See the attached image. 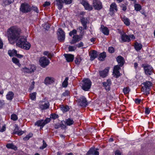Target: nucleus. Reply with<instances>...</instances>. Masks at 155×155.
<instances>
[{
  "mask_svg": "<svg viewBox=\"0 0 155 155\" xmlns=\"http://www.w3.org/2000/svg\"><path fill=\"white\" fill-rule=\"evenodd\" d=\"M108 51L109 53H113L114 51V48L112 47H109L108 48Z\"/></svg>",
  "mask_w": 155,
  "mask_h": 155,
  "instance_id": "obj_48",
  "label": "nucleus"
},
{
  "mask_svg": "<svg viewBox=\"0 0 155 155\" xmlns=\"http://www.w3.org/2000/svg\"><path fill=\"white\" fill-rule=\"evenodd\" d=\"M144 69L145 73L147 75H150L153 73V69L152 67L150 65L144 66Z\"/></svg>",
  "mask_w": 155,
  "mask_h": 155,
  "instance_id": "obj_16",
  "label": "nucleus"
},
{
  "mask_svg": "<svg viewBox=\"0 0 155 155\" xmlns=\"http://www.w3.org/2000/svg\"><path fill=\"white\" fill-rule=\"evenodd\" d=\"M68 78L66 77L62 83V86L64 87H66L68 85Z\"/></svg>",
  "mask_w": 155,
  "mask_h": 155,
  "instance_id": "obj_33",
  "label": "nucleus"
},
{
  "mask_svg": "<svg viewBox=\"0 0 155 155\" xmlns=\"http://www.w3.org/2000/svg\"><path fill=\"white\" fill-rule=\"evenodd\" d=\"M109 70L108 68H105L104 70L99 71V74L100 77L103 78L106 77L107 76Z\"/></svg>",
  "mask_w": 155,
  "mask_h": 155,
  "instance_id": "obj_19",
  "label": "nucleus"
},
{
  "mask_svg": "<svg viewBox=\"0 0 155 155\" xmlns=\"http://www.w3.org/2000/svg\"><path fill=\"white\" fill-rule=\"evenodd\" d=\"M76 48L75 46H69L68 47V49L69 51H75Z\"/></svg>",
  "mask_w": 155,
  "mask_h": 155,
  "instance_id": "obj_45",
  "label": "nucleus"
},
{
  "mask_svg": "<svg viewBox=\"0 0 155 155\" xmlns=\"http://www.w3.org/2000/svg\"><path fill=\"white\" fill-rule=\"evenodd\" d=\"M83 46V42H81L78 44H77V46L78 48H80L82 47Z\"/></svg>",
  "mask_w": 155,
  "mask_h": 155,
  "instance_id": "obj_61",
  "label": "nucleus"
},
{
  "mask_svg": "<svg viewBox=\"0 0 155 155\" xmlns=\"http://www.w3.org/2000/svg\"><path fill=\"white\" fill-rule=\"evenodd\" d=\"M111 82L110 79H107L106 82L103 83V86L104 87L105 89L107 91H109L110 89V86Z\"/></svg>",
  "mask_w": 155,
  "mask_h": 155,
  "instance_id": "obj_17",
  "label": "nucleus"
},
{
  "mask_svg": "<svg viewBox=\"0 0 155 155\" xmlns=\"http://www.w3.org/2000/svg\"><path fill=\"white\" fill-rule=\"evenodd\" d=\"M116 59L120 67L122 66L124 62L123 58L120 56H119L117 57Z\"/></svg>",
  "mask_w": 155,
  "mask_h": 155,
  "instance_id": "obj_22",
  "label": "nucleus"
},
{
  "mask_svg": "<svg viewBox=\"0 0 155 155\" xmlns=\"http://www.w3.org/2000/svg\"><path fill=\"white\" fill-rule=\"evenodd\" d=\"M73 0H55L56 5L59 10L61 9L63 7V4H70L72 3Z\"/></svg>",
  "mask_w": 155,
  "mask_h": 155,
  "instance_id": "obj_5",
  "label": "nucleus"
},
{
  "mask_svg": "<svg viewBox=\"0 0 155 155\" xmlns=\"http://www.w3.org/2000/svg\"><path fill=\"white\" fill-rule=\"evenodd\" d=\"M101 31L103 34L106 35H108L109 34V31L108 29L106 27H104L103 25H101Z\"/></svg>",
  "mask_w": 155,
  "mask_h": 155,
  "instance_id": "obj_23",
  "label": "nucleus"
},
{
  "mask_svg": "<svg viewBox=\"0 0 155 155\" xmlns=\"http://www.w3.org/2000/svg\"><path fill=\"white\" fill-rule=\"evenodd\" d=\"M91 84V82L89 79H84L81 83V88L84 90L87 91L90 89Z\"/></svg>",
  "mask_w": 155,
  "mask_h": 155,
  "instance_id": "obj_2",
  "label": "nucleus"
},
{
  "mask_svg": "<svg viewBox=\"0 0 155 155\" xmlns=\"http://www.w3.org/2000/svg\"><path fill=\"white\" fill-rule=\"evenodd\" d=\"M64 123L67 126H70L73 124L74 121L73 120L71 119L68 118L63 121Z\"/></svg>",
  "mask_w": 155,
  "mask_h": 155,
  "instance_id": "obj_28",
  "label": "nucleus"
},
{
  "mask_svg": "<svg viewBox=\"0 0 155 155\" xmlns=\"http://www.w3.org/2000/svg\"><path fill=\"white\" fill-rule=\"evenodd\" d=\"M14 97V94L12 91H9L6 95V98L7 100L9 101L12 100Z\"/></svg>",
  "mask_w": 155,
  "mask_h": 155,
  "instance_id": "obj_24",
  "label": "nucleus"
},
{
  "mask_svg": "<svg viewBox=\"0 0 155 155\" xmlns=\"http://www.w3.org/2000/svg\"><path fill=\"white\" fill-rule=\"evenodd\" d=\"M134 47L135 50L137 51L140 50L142 48V45L140 43L136 42L134 45Z\"/></svg>",
  "mask_w": 155,
  "mask_h": 155,
  "instance_id": "obj_27",
  "label": "nucleus"
},
{
  "mask_svg": "<svg viewBox=\"0 0 155 155\" xmlns=\"http://www.w3.org/2000/svg\"><path fill=\"white\" fill-rule=\"evenodd\" d=\"M8 148L12 149L15 150L17 149V147L12 143H8L6 145Z\"/></svg>",
  "mask_w": 155,
  "mask_h": 155,
  "instance_id": "obj_32",
  "label": "nucleus"
},
{
  "mask_svg": "<svg viewBox=\"0 0 155 155\" xmlns=\"http://www.w3.org/2000/svg\"><path fill=\"white\" fill-rule=\"evenodd\" d=\"M8 54L11 57L14 56H17L18 58H21L23 57V55L17 54V51L15 49L9 50L8 51Z\"/></svg>",
  "mask_w": 155,
  "mask_h": 155,
  "instance_id": "obj_14",
  "label": "nucleus"
},
{
  "mask_svg": "<svg viewBox=\"0 0 155 155\" xmlns=\"http://www.w3.org/2000/svg\"><path fill=\"white\" fill-rule=\"evenodd\" d=\"M87 19L84 18H82L81 19V22L84 27V29H87Z\"/></svg>",
  "mask_w": 155,
  "mask_h": 155,
  "instance_id": "obj_26",
  "label": "nucleus"
},
{
  "mask_svg": "<svg viewBox=\"0 0 155 155\" xmlns=\"http://www.w3.org/2000/svg\"><path fill=\"white\" fill-rule=\"evenodd\" d=\"M43 54L46 56H47L48 57L50 56V54L48 51H45L43 52Z\"/></svg>",
  "mask_w": 155,
  "mask_h": 155,
  "instance_id": "obj_58",
  "label": "nucleus"
},
{
  "mask_svg": "<svg viewBox=\"0 0 155 155\" xmlns=\"http://www.w3.org/2000/svg\"><path fill=\"white\" fill-rule=\"evenodd\" d=\"M90 55L91 56V60L93 61L97 56L98 54H97V52L95 51H93L91 53Z\"/></svg>",
  "mask_w": 155,
  "mask_h": 155,
  "instance_id": "obj_25",
  "label": "nucleus"
},
{
  "mask_svg": "<svg viewBox=\"0 0 155 155\" xmlns=\"http://www.w3.org/2000/svg\"><path fill=\"white\" fill-rule=\"evenodd\" d=\"M31 8V9H33L34 11L35 12L37 13H38V12L39 11L37 7L32 6Z\"/></svg>",
  "mask_w": 155,
  "mask_h": 155,
  "instance_id": "obj_55",
  "label": "nucleus"
},
{
  "mask_svg": "<svg viewBox=\"0 0 155 155\" xmlns=\"http://www.w3.org/2000/svg\"><path fill=\"white\" fill-rule=\"evenodd\" d=\"M94 148H91L87 152V155H94Z\"/></svg>",
  "mask_w": 155,
  "mask_h": 155,
  "instance_id": "obj_38",
  "label": "nucleus"
},
{
  "mask_svg": "<svg viewBox=\"0 0 155 155\" xmlns=\"http://www.w3.org/2000/svg\"><path fill=\"white\" fill-rule=\"evenodd\" d=\"M144 86L142 88V90L144 94L147 95L149 94L150 87L151 86V83L148 81L143 83Z\"/></svg>",
  "mask_w": 155,
  "mask_h": 155,
  "instance_id": "obj_6",
  "label": "nucleus"
},
{
  "mask_svg": "<svg viewBox=\"0 0 155 155\" xmlns=\"http://www.w3.org/2000/svg\"><path fill=\"white\" fill-rule=\"evenodd\" d=\"M120 66L119 65L115 66L114 67V69L113 70H119L120 68Z\"/></svg>",
  "mask_w": 155,
  "mask_h": 155,
  "instance_id": "obj_59",
  "label": "nucleus"
},
{
  "mask_svg": "<svg viewBox=\"0 0 155 155\" xmlns=\"http://www.w3.org/2000/svg\"><path fill=\"white\" fill-rule=\"evenodd\" d=\"M21 29L16 26L11 27L7 31V36L9 42L13 44L16 42L17 46L28 50L31 47L30 44L27 41L26 38L20 37Z\"/></svg>",
  "mask_w": 155,
  "mask_h": 155,
  "instance_id": "obj_1",
  "label": "nucleus"
},
{
  "mask_svg": "<svg viewBox=\"0 0 155 155\" xmlns=\"http://www.w3.org/2000/svg\"><path fill=\"white\" fill-rule=\"evenodd\" d=\"M80 2L84 6L85 9L91 11L93 9L92 6L89 4L87 0H80Z\"/></svg>",
  "mask_w": 155,
  "mask_h": 155,
  "instance_id": "obj_11",
  "label": "nucleus"
},
{
  "mask_svg": "<svg viewBox=\"0 0 155 155\" xmlns=\"http://www.w3.org/2000/svg\"><path fill=\"white\" fill-rule=\"evenodd\" d=\"M12 60L14 63H15L17 65L19 66L20 65L19 63V61L17 58L13 57L12 58Z\"/></svg>",
  "mask_w": 155,
  "mask_h": 155,
  "instance_id": "obj_37",
  "label": "nucleus"
},
{
  "mask_svg": "<svg viewBox=\"0 0 155 155\" xmlns=\"http://www.w3.org/2000/svg\"><path fill=\"white\" fill-rule=\"evenodd\" d=\"M19 130H18V127L17 126H16L15 127V129H14V133L15 134H16L18 132Z\"/></svg>",
  "mask_w": 155,
  "mask_h": 155,
  "instance_id": "obj_53",
  "label": "nucleus"
},
{
  "mask_svg": "<svg viewBox=\"0 0 155 155\" xmlns=\"http://www.w3.org/2000/svg\"><path fill=\"white\" fill-rule=\"evenodd\" d=\"M51 118L55 119L58 117V115L55 114H52L51 115Z\"/></svg>",
  "mask_w": 155,
  "mask_h": 155,
  "instance_id": "obj_47",
  "label": "nucleus"
},
{
  "mask_svg": "<svg viewBox=\"0 0 155 155\" xmlns=\"http://www.w3.org/2000/svg\"><path fill=\"white\" fill-rule=\"evenodd\" d=\"M141 101V100L140 99L137 98L135 99V102L137 104H139L140 103Z\"/></svg>",
  "mask_w": 155,
  "mask_h": 155,
  "instance_id": "obj_63",
  "label": "nucleus"
},
{
  "mask_svg": "<svg viewBox=\"0 0 155 155\" xmlns=\"http://www.w3.org/2000/svg\"><path fill=\"white\" fill-rule=\"evenodd\" d=\"M77 31L75 29H73L72 31H71L69 33V35L70 36H71L72 35H75L77 34Z\"/></svg>",
  "mask_w": 155,
  "mask_h": 155,
  "instance_id": "obj_44",
  "label": "nucleus"
},
{
  "mask_svg": "<svg viewBox=\"0 0 155 155\" xmlns=\"http://www.w3.org/2000/svg\"><path fill=\"white\" fill-rule=\"evenodd\" d=\"M24 133V132L21 130H20L18 131V132L16 134H18V135H22Z\"/></svg>",
  "mask_w": 155,
  "mask_h": 155,
  "instance_id": "obj_64",
  "label": "nucleus"
},
{
  "mask_svg": "<svg viewBox=\"0 0 155 155\" xmlns=\"http://www.w3.org/2000/svg\"><path fill=\"white\" fill-rule=\"evenodd\" d=\"M35 70V67L34 65H31L28 67H25L21 69V71L24 74L32 73Z\"/></svg>",
  "mask_w": 155,
  "mask_h": 155,
  "instance_id": "obj_3",
  "label": "nucleus"
},
{
  "mask_svg": "<svg viewBox=\"0 0 155 155\" xmlns=\"http://www.w3.org/2000/svg\"><path fill=\"white\" fill-rule=\"evenodd\" d=\"M117 11V5L115 3H112L110 5V14L112 15L114 13Z\"/></svg>",
  "mask_w": 155,
  "mask_h": 155,
  "instance_id": "obj_15",
  "label": "nucleus"
},
{
  "mask_svg": "<svg viewBox=\"0 0 155 155\" xmlns=\"http://www.w3.org/2000/svg\"><path fill=\"white\" fill-rule=\"evenodd\" d=\"M78 29L80 31V33L81 35L84 34V31L82 27H79Z\"/></svg>",
  "mask_w": 155,
  "mask_h": 155,
  "instance_id": "obj_51",
  "label": "nucleus"
},
{
  "mask_svg": "<svg viewBox=\"0 0 155 155\" xmlns=\"http://www.w3.org/2000/svg\"><path fill=\"white\" fill-rule=\"evenodd\" d=\"M49 102L45 99H43L41 101L39 105V108L42 110L49 108Z\"/></svg>",
  "mask_w": 155,
  "mask_h": 155,
  "instance_id": "obj_4",
  "label": "nucleus"
},
{
  "mask_svg": "<svg viewBox=\"0 0 155 155\" xmlns=\"http://www.w3.org/2000/svg\"><path fill=\"white\" fill-rule=\"evenodd\" d=\"M113 74L114 76H116V78L120 76V73L119 70H113Z\"/></svg>",
  "mask_w": 155,
  "mask_h": 155,
  "instance_id": "obj_40",
  "label": "nucleus"
},
{
  "mask_svg": "<svg viewBox=\"0 0 155 155\" xmlns=\"http://www.w3.org/2000/svg\"><path fill=\"white\" fill-rule=\"evenodd\" d=\"M11 118L13 120L15 121L18 119V118L17 115L16 114H13L11 115Z\"/></svg>",
  "mask_w": 155,
  "mask_h": 155,
  "instance_id": "obj_42",
  "label": "nucleus"
},
{
  "mask_svg": "<svg viewBox=\"0 0 155 155\" xmlns=\"http://www.w3.org/2000/svg\"><path fill=\"white\" fill-rule=\"evenodd\" d=\"M120 7L122 8V10L125 11L127 9V6L126 5L123 4H121Z\"/></svg>",
  "mask_w": 155,
  "mask_h": 155,
  "instance_id": "obj_49",
  "label": "nucleus"
},
{
  "mask_svg": "<svg viewBox=\"0 0 155 155\" xmlns=\"http://www.w3.org/2000/svg\"><path fill=\"white\" fill-rule=\"evenodd\" d=\"M58 38L60 41H63L65 38V34L64 32L61 29L59 28L58 31Z\"/></svg>",
  "mask_w": 155,
  "mask_h": 155,
  "instance_id": "obj_10",
  "label": "nucleus"
},
{
  "mask_svg": "<svg viewBox=\"0 0 155 155\" xmlns=\"http://www.w3.org/2000/svg\"><path fill=\"white\" fill-rule=\"evenodd\" d=\"M31 10V8L27 3L22 4L20 8V10L24 13L30 12Z\"/></svg>",
  "mask_w": 155,
  "mask_h": 155,
  "instance_id": "obj_9",
  "label": "nucleus"
},
{
  "mask_svg": "<svg viewBox=\"0 0 155 155\" xmlns=\"http://www.w3.org/2000/svg\"><path fill=\"white\" fill-rule=\"evenodd\" d=\"M134 8L135 10L139 11L141 9V7L140 4H136L134 5Z\"/></svg>",
  "mask_w": 155,
  "mask_h": 155,
  "instance_id": "obj_39",
  "label": "nucleus"
},
{
  "mask_svg": "<svg viewBox=\"0 0 155 155\" xmlns=\"http://www.w3.org/2000/svg\"><path fill=\"white\" fill-rule=\"evenodd\" d=\"M54 81V79L51 77H47L45 80L44 83L46 85L51 84L53 83Z\"/></svg>",
  "mask_w": 155,
  "mask_h": 155,
  "instance_id": "obj_18",
  "label": "nucleus"
},
{
  "mask_svg": "<svg viewBox=\"0 0 155 155\" xmlns=\"http://www.w3.org/2000/svg\"><path fill=\"white\" fill-rule=\"evenodd\" d=\"M80 105L83 107H86L88 104V103L86 98L83 96H81L77 99Z\"/></svg>",
  "mask_w": 155,
  "mask_h": 155,
  "instance_id": "obj_7",
  "label": "nucleus"
},
{
  "mask_svg": "<svg viewBox=\"0 0 155 155\" xmlns=\"http://www.w3.org/2000/svg\"><path fill=\"white\" fill-rule=\"evenodd\" d=\"M50 121V119L49 118H47L45 119V120H43V122H44V124L45 125L46 124L49 123Z\"/></svg>",
  "mask_w": 155,
  "mask_h": 155,
  "instance_id": "obj_54",
  "label": "nucleus"
},
{
  "mask_svg": "<svg viewBox=\"0 0 155 155\" xmlns=\"http://www.w3.org/2000/svg\"><path fill=\"white\" fill-rule=\"evenodd\" d=\"M98 150L97 149H96V150L94 148V155H99V152L96 150Z\"/></svg>",
  "mask_w": 155,
  "mask_h": 155,
  "instance_id": "obj_62",
  "label": "nucleus"
},
{
  "mask_svg": "<svg viewBox=\"0 0 155 155\" xmlns=\"http://www.w3.org/2000/svg\"><path fill=\"white\" fill-rule=\"evenodd\" d=\"M43 144L42 146L40 147V149L41 150L43 149L46 147L47 146V144L45 142L44 140L43 141Z\"/></svg>",
  "mask_w": 155,
  "mask_h": 155,
  "instance_id": "obj_46",
  "label": "nucleus"
},
{
  "mask_svg": "<svg viewBox=\"0 0 155 155\" xmlns=\"http://www.w3.org/2000/svg\"><path fill=\"white\" fill-rule=\"evenodd\" d=\"M37 93L35 92H33L30 94V98L32 100H35L36 99Z\"/></svg>",
  "mask_w": 155,
  "mask_h": 155,
  "instance_id": "obj_35",
  "label": "nucleus"
},
{
  "mask_svg": "<svg viewBox=\"0 0 155 155\" xmlns=\"http://www.w3.org/2000/svg\"><path fill=\"white\" fill-rule=\"evenodd\" d=\"M69 93V92L68 91H66L62 94V95L64 96H68Z\"/></svg>",
  "mask_w": 155,
  "mask_h": 155,
  "instance_id": "obj_57",
  "label": "nucleus"
},
{
  "mask_svg": "<svg viewBox=\"0 0 155 155\" xmlns=\"http://www.w3.org/2000/svg\"><path fill=\"white\" fill-rule=\"evenodd\" d=\"M122 20L126 25L128 26L130 25V20L128 18L124 16L122 18Z\"/></svg>",
  "mask_w": 155,
  "mask_h": 155,
  "instance_id": "obj_29",
  "label": "nucleus"
},
{
  "mask_svg": "<svg viewBox=\"0 0 155 155\" xmlns=\"http://www.w3.org/2000/svg\"><path fill=\"white\" fill-rule=\"evenodd\" d=\"M61 108V110L64 112H67L69 110V107L68 106H62Z\"/></svg>",
  "mask_w": 155,
  "mask_h": 155,
  "instance_id": "obj_36",
  "label": "nucleus"
},
{
  "mask_svg": "<svg viewBox=\"0 0 155 155\" xmlns=\"http://www.w3.org/2000/svg\"><path fill=\"white\" fill-rule=\"evenodd\" d=\"M106 57V53L103 52L101 53L99 56L98 59L100 61H103Z\"/></svg>",
  "mask_w": 155,
  "mask_h": 155,
  "instance_id": "obj_31",
  "label": "nucleus"
},
{
  "mask_svg": "<svg viewBox=\"0 0 155 155\" xmlns=\"http://www.w3.org/2000/svg\"><path fill=\"white\" fill-rule=\"evenodd\" d=\"M130 91V89L129 87H124L123 90V92L125 94H128Z\"/></svg>",
  "mask_w": 155,
  "mask_h": 155,
  "instance_id": "obj_41",
  "label": "nucleus"
},
{
  "mask_svg": "<svg viewBox=\"0 0 155 155\" xmlns=\"http://www.w3.org/2000/svg\"><path fill=\"white\" fill-rule=\"evenodd\" d=\"M64 55L66 58V61L68 62L72 61L74 59V56L73 55L64 54Z\"/></svg>",
  "mask_w": 155,
  "mask_h": 155,
  "instance_id": "obj_21",
  "label": "nucleus"
},
{
  "mask_svg": "<svg viewBox=\"0 0 155 155\" xmlns=\"http://www.w3.org/2000/svg\"><path fill=\"white\" fill-rule=\"evenodd\" d=\"M40 64L43 68H45L49 64L50 61L47 58L45 57H41L39 60Z\"/></svg>",
  "mask_w": 155,
  "mask_h": 155,
  "instance_id": "obj_8",
  "label": "nucleus"
},
{
  "mask_svg": "<svg viewBox=\"0 0 155 155\" xmlns=\"http://www.w3.org/2000/svg\"><path fill=\"white\" fill-rule=\"evenodd\" d=\"M34 84H35V82L34 81H33L31 85L29 88V90H30V91H31L32 90L34 87Z\"/></svg>",
  "mask_w": 155,
  "mask_h": 155,
  "instance_id": "obj_50",
  "label": "nucleus"
},
{
  "mask_svg": "<svg viewBox=\"0 0 155 155\" xmlns=\"http://www.w3.org/2000/svg\"><path fill=\"white\" fill-rule=\"evenodd\" d=\"M32 134H29L28 135H27L25 137L23 138V140H28L30 138L32 137Z\"/></svg>",
  "mask_w": 155,
  "mask_h": 155,
  "instance_id": "obj_43",
  "label": "nucleus"
},
{
  "mask_svg": "<svg viewBox=\"0 0 155 155\" xmlns=\"http://www.w3.org/2000/svg\"><path fill=\"white\" fill-rule=\"evenodd\" d=\"M81 40V38L79 35H74L71 41L70 42L71 44H74L79 41Z\"/></svg>",
  "mask_w": 155,
  "mask_h": 155,
  "instance_id": "obj_20",
  "label": "nucleus"
},
{
  "mask_svg": "<svg viewBox=\"0 0 155 155\" xmlns=\"http://www.w3.org/2000/svg\"><path fill=\"white\" fill-rule=\"evenodd\" d=\"M6 129V127L5 125H3L2 127L0 129V131L1 132H3Z\"/></svg>",
  "mask_w": 155,
  "mask_h": 155,
  "instance_id": "obj_56",
  "label": "nucleus"
},
{
  "mask_svg": "<svg viewBox=\"0 0 155 155\" xmlns=\"http://www.w3.org/2000/svg\"><path fill=\"white\" fill-rule=\"evenodd\" d=\"M150 112V109L148 108H146L145 109V113L146 114H149Z\"/></svg>",
  "mask_w": 155,
  "mask_h": 155,
  "instance_id": "obj_52",
  "label": "nucleus"
},
{
  "mask_svg": "<svg viewBox=\"0 0 155 155\" xmlns=\"http://www.w3.org/2000/svg\"><path fill=\"white\" fill-rule=\"evenodd\" d=\"M35 125L38 126L43 127L45 126L43 120H38L35 124Z\"/></svg>",
  "mask_w": 155,
  "mask_h": 155,
  "instance_id": "obj_30",
  "label": "nucleus"
},
{
  "mask_svg": "<svg viewBox=\"0 0 155 155\" xmlns=\"http://www.w3.org/2000/svg\"><path fill=\"white\" fill-rule=\"evenodd\" d=\"M93 6L95 9L99 10L102 8L101 3L99 0H94Z\"/></svg>",
  "mask_w": 155,
  "mask_h": 155,
  "instance_id": "obj_13",
  "label": "nucleus"
},
{
  "mask_svg": "<svg viewBox=\"0 0 155 155\" xmlns=\"http://www.w3.org/2000/svg\"><path fill=\"white\" fill-rule=\"evenodd\" d=\"M81 60L82 59L79 56H77L75 58V62L76 64H80Z\"/></svg>",
  "mask_w": 155,
  "mask_h": 155,
  "instance_id": "obj_34",
  "label": "nucleus"
},
{
  "mask_svg": "<svg viewBox=\"0 0 155 155\" xmlns=\"http://www.w3.org/2000/svg\"><path fill=\"white\" fill-rule=\"evenodd\" d=\"M50 5V2H46L43 5V6L44 7L48 6H49Z\"/></svg>",
  "mask_w": 155,
  "mask_h": 155,
  "instance_id": "obj_60",
  "label": "nucleus"
},
{
  "mask_svg": "<svg viewBox=\"0 0 155 155\" xmlns=\"http://www.w3.org/2000/svg\"><path fill=\"white\" fill-rule=\"evenodd\" d=\"M121 39V42H129L130 41V39L128 35H127L124 32H120Z\"/></svg>",
  "mask_w": 155,
  "mask_h": 155,
  "instance_id": "obj_12",
  "label": "nucleus"
}]
</instances>
